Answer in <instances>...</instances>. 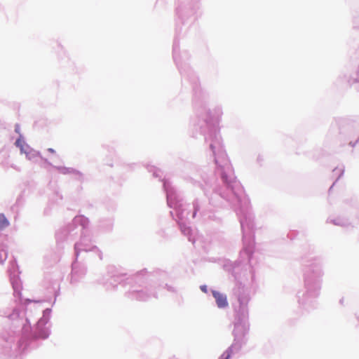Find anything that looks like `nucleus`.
I'll list each match as a JSON object with an SVG mask.
<instances>
[{"label": "nucleus", "mask_w": 359, "mask_h": 359, "mask_svg": "<svg viewBox=\"0 0 359 359\" xmlns=\"http://www.w3.org/2000/svg\"><path fill=\"white\" fill-rule=\"evenodd\" d=\"M212 295L215 297L217 305L219 308H225L228 306V302L226 295L217 291H212Z\"/></svg>", "instance_id": "nucleus-1"}, {"label": "nucleus", "mask_w": 359, "mask_h": 359, "mask_svg": "<svg viewBox=\"0 0 359 359\" xmlns=\"http://www.w3.org/2000/svg\"><path fill=\"white\" fill-rule=\"evenodd\" d=\"M9 225V222L4 214H0V229H4Z\"/></svg>", "instance_id": "nucleus-2"}, {"label": "nucleus", "mask_w": 359, "mask_h": 359, "mask_svg": "<svg viewBox=\"0 0 359 359\" xmlns=\"http://www.w3.org/2000/svg\"><path fill=\"white\" fill-rule=\"evenodd\" d=\"M231 351L227 350L222 355V359H229L231 355Z\"/></svg>", "instance_id": "nucleus-3"}, {"label": "nucleus", "mask_w": 359, "mask_h": 359, "mask_svg": "<svg viewBox=\"0 0 359 359\" xmlns=\"http://www.w3.org/2000/svg\"><path fill=\"white\" fill-rule=\"evenodd\" d=\"M48 151L49 152H50V153H55L54 149H51V148H49V149H48Z\"/></svg>", "instance_id": "nucleus-4"}]
</instances>
